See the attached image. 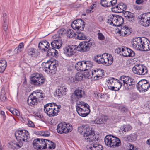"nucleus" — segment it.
I'll return each instance as SVG.
<instances>
[{"label":"nucleus","mask_w":150,"mask_h":150,"mask_svg":"<svg viewBox=\"0 0 150 150\" xmlns=\"http://www.w3.org/2000/svg\"><path fill=\"white\" fill-rule=\"evenodd\" d=\"M79 109L76 110V111L79 115L82 117L87 116L90 113V110L89 107H83L82 108L79 107Z\"/></svg>","instance_id":"18"},{"label":"nucleus","mask_w":150,"mask_h":150,"mask_svg":"<svg viewBox=\"0 0 150 150\" xmlns=\"http://www.w3.org/2000/svg\"><path fill=\"white\" fill-rule=\"evenodd\" d=\"M66 30L64 28L60 29L57 32L58 34L60 35V36H62L64 33H65Z\"/></svg>","instance_id":"54"},{"label":"nucleus","mask_w":150,"mask_h":150,"mask_svg":"<svg viewBox=\"0 0 150 150\" xmlns=\"http://www.w3.org/2000/svg\"><path fill=\"white\" fill-rule=\"evenodd\" d=\"M129 83L123 84L125 89L127 90H130L135 87L136 82L133 78L130 79Z\"/></svg>","instance_id":"24"},{"label":"nucleus","mask_w":150,"mask_h":150,"mask_svg":"<svg viewBox=\"0 0 150 150\" xmlns=\"http://www.w3.org/2000/svg\"><path fill=\"white\" fill-rule=\"evenodd\" d=\"M58 65L54 63H51L49 67L50 72L51 73H54L57 70V67Z\"/></svg>","instance_id":"39"},{"label":"nucleus","mask_w":150,"mask_h":150,"mask_svg":"<svg viewBox=\"0 0 150 150\" xmlns=\"http://www.w3.org/2000/svg\"><path fill=\"white\" fill-rule=\"evenodd\" d=\"M103 57L104 60V65L108 66L112 63L113 59L111 55L108 53H104L103 54Z\"/></svg>","instance_id":"19"},{"label":"nucleus","mask_w":150,"mask_h":150,"mask_svg":"<svg viewBox=\"0 0 150 150\" xmlns=\"http://www.w3.org/2000/svg\"><path fill=\"white\" fill-rule=\"evenodd\" d=\"M98 39L101 40H104L105 37L103 34L101 33H98Z\"/></svg>","instance_id":"56"},{"label":"nucleus","mask_w":150,"mask_h":150,"mask_svg":"<svg viewBox=\"0 0 150 150\" xmlns=\"http://www.w3.org/2000/svg\"><path fill=\"white\" fill-rule=\"evenodd\" d=\"M46 139L37 138L34 139L33 142V147L37 149L42 150L46 148L45 146Z\"/></svg>","instance_id":"12"},{"label":"nucleus","mask_w":150,"mask_h":150,"mask_svg":"<svg viewBox=\"0 0 150 150\" xmlns=\"http://www.w3.org/2000/svg\"><path fill=\"white\" fill-rule=\"evenodd\" d=\"M84 63L85 64V68L86 71L90 69L92 67L93 63L90 61H84Z\"/></svg>","instance_id":"40"},{"label":"nucleus","mask_w":150,"mask_h":150,"mask_svg":"<svg viewBox=\"0 0 150 150\" xmlns=\"http://www.w3.org/2000/svg\"><path fill=\"white\" fill-rule=\"evenodd\" d=\"M127 8V6L123 3H121L116 6L112 7L111 10L112 11L117 13H123Z\"/></svg>","instance_id":"15"},{"label":"nucleus","mask_w":150,"mask_h":150,"mask_svg":"<svg viewBox=\"0 0 150 150\" xmlns=\"http://www.w3.org/2000/svg\"><path fill=\"white\" fill-rule=\"evenodd\" d=\"M52 38L54 39V40L58 39V38H61V37L60 35H58L57 33L56 34L52 36Z\"/></svg>","instance_id":"62"},{"label":"nucleus","mask_w":150,"mask_h":150,"mask_svg":"<svg viewBox=\"0 0 150 150\" xmlns=\"http://www.w3.org/2000/svg\"><path fill=\"white\" fill-rule=\"evenodd\" d=\"M123 48L122 47H118L117 49H116L115 50V52H117V54H120V55H122V53Z\"/></svg>","instance_id":"55"},{"label":"nucleus","mask_w":150,"mask_h":150,"mask_svg":"<svg viewBox=\"0 0 150 150\" xmlns=\"http://www.w3.org/2000/svg\"><path fill=\"white\" fill-rule=\"evenodd\" d=\"M86 106H87V107H89V105L85 103L84 102L82 101H79L77 102V104L76 105V110L79 109V107L82 108L83 107H86Z\"/></svg>","instance_id":"43"},{"label":"nucleus","mask_w":150,"mask_h":150,"mask_svg":"<svg viewBox=\"0 0 150 150\" xmlns=\"http://www.w3.org/2000/svg\"><path fill=\"white\" fill-rule=\"evenodd\" d=\"M132 71L135 74L143 75L147 73L148 70L146 67L139 64L135 65L132 68Z\"/></svg>","instance_id":"9"},{"label":"nucleus","mask_w":150,"mask_h":150,"mask_svg":"<svg viewBox=\"0 0 150 150\" xmlns=\"http://www.w3.org/2000/svg\"><path fill=\"white\" fill-rule=\"evenodd\" d=\"M72 126L69 123L61 122L58 124L57 127V130L58 133L61 134L62 133H67L71 130Z\"/></svg>","instance_id":"6"},{"label":"nucleus","mask_w":150,"mask_h":150,"mask_svg":"<svg viewBox=\"0 0 150 150\" xmlns=\"http://www.w3.org/2000/svg\"><path fill=\"white\" fill-rule=\"evenodd\" d=\"M80 6V4L77 3L73 4L69 6V7L71 8H78Z\"/></svg>","instance_id":"57"},{"label":"nucleus","mask_w":150,"mask_h":150,"mask_svg":"<svg viewBox=\"0 0 150 150\" xmlns=\"http://www.w3.org/2000/svg\"><path fill=\"white\" fill-rule=\"evenodd\" d=\"M137 135L135 133H133L127 136V139L129 141L132 142V141L136 140L137 139Z\"/></svg>","instance_id":"42"},{"label":"nucleus","mask_w":150,"mask_h":150,"mask_svg":"<svg viewBox=\"0 0 150 150\" xmlns=\"http://www.w3.org/2000/svg\"><path fill=\"white\" fill-rule=\"evenodd\" d=\"M51 44L52 47L59 49L62 46V40L61 38H58L57 40H53V41L51 42Z\"/></svg>","instance_id":"25"},{"label":"nucleus","mask_w":150,"mask_h":150,"mask_svg":"<svg viewBox=\"0 0 150 150\" xmlns=\"http://www.w3.org/2000/svg\"><path fill=\"white\" fill-rule=\"evenodd\" d=\"M50 62H47L46 63H44L43 64V67L42 68H47L48 67L49 69L50 67Z\"/></svg>","instance_id":"64"},{"label":"nucleus","mask_w":150,"mask_h":150,"mask_svg":"<svg viewBox=\"0 0 150 150\" xmlns=\"http://www.w3.org/2000/svg\"><path fill=\"white\" fill-rule=\"evenodd\" d=\"M61 89L60 88V86L59 87L58 89L56 90L55 92V96L56 97L58 98L62 97L63 95V93H62Z\"/></svg>","instance_id":"46"},{"label":"nucleus","mask_w":150,"mask_h":150,"mask_svg":"<svg viewBox=\"0 0 150 150\" xmlns=\"http://www.w3.org/2000/svg\"><path fill=\"white\" fill-rule=\"evenodd\" d=\"M103 146L98 144L95 147L93 150H102L103 149Z\"/></svg>","instance_id":"58"},{"label":"nucleus","mask_w":150,"mask_h":150,"mask_svg":"<svg viewBox=\"0 0 150 150\" xmlns=\"http://www.w3.org/2000/svg\"><path fill=\"white\" fill-rule=\"evenodd\" d=\"M104 142L107 146L113 148L119 146L121 143V141L119 138L111 135L105 136Z\"/></svg>","instance_id":"3"},{"label":"nucleus","mask_w":150,"mask_h":150,"mask_svg":"<svg viewBox=\"0 0 150 150\" xmlns=\"http://www.w3.org/2000/svg\"><path fill=\"white\" fill-rule=\"evenodd\" d=\"M83 93V91L81 90L77 89L76 90L71 96V102L73 104L77 101L79 99L82 97Z\"/></svg>","instance_id":"13"},{"label":"nucleus","mask_w":150,"mask_h":150,"mask_svg":"<svg viewBox=\"0 0 150 150\" xmlns=\"http://www.w3.org/2000/svg\"><path fill=\"white\" fill-rule=\"evenodd\" d=\"M74 34L75 33L71 29H68L67 32V35L69 38L72 37Z\"/></svg>","instance_id":"50"},{"label":"nucleus","mask_w":150,"mask_h":150,"mask_svg":"<svg viewBox=\"0 0 150 150\" xmlns=\"http://www.w3.org/2000/svg\"><path fill=\"white\" fill-rule=\"evenodd\" d=\"M145 38L143 37H136L133 38L131 43L132 47L136 50L141 51V49H143Z\"/></svg>","instance_id":"5"},{"label":"nucleus","mask_w":150,"mask_h":150,"mask_svg":"<svg viewBox=\"0 0 150 150\" xmlns=\"http://www.w3.org/2000/svg\"><path fill=\"white\" fill-rule=\"evenodd\" d=\"M90 128L87 126H82L78 128V131L82 134H85V132H88Z\"/></svg>","instance_id":"35"},{"label":"nucleus","mask_w":150,"mask_h":150,"mask_svg":"<svg viewBox=\"0 0 150 150\" xmlns=\"http://www.w3.org/2000/svg\"><path fill=\"white\" fill-rule=\"evenodd\" d=\"M98 138L97 139H95L94 141L89 143V144L87 146L88 149L89 150H93L98 144Z\"/></svg>","instance_id":"31"},{"label":"nucleus","mask_w":150,"mask_h":150,"mask_svg":"<svg viewBox=\"0 0 150 150\" xmlns=\"http://www.w3.org/2000/svg\"><path fill=\"white\" fill-rule=\"evenodd\" d=\"M140 24L144 27L150 25V12L143 13L138 16Z\"/></svg>","instance_id":"7"},{"label":"nucleus","mask_w":150,"mask_h":150,"mask_svg":"<svg viewBox=\"0 0 150 150\" xmlns=\"http://www.w3.org/2000/svg\"><path fill=\"white\" fill-rule=\"evenodd\" d=\"M116 19V16H112L111 17L109 18L108 23L111 25H112L114 26H117Z\"/></svg>","instance_id":"33"},{"label":"nucleus","mask_w":150,"mask_h":150,"mask_svg":"<svg viewBox=\"0 0 150 150\" xmlns=\"http://www.w3.org/2000/svg\"><path fill=\"white\" fill-rule=\"evenodd\" d=\"M84 137L86 141L88 142H90L96 139H97L98 138L96 137L94 132L89 129L88 132H85L84 134Z\"/></svg>","instance_id":"14"},{"label":"nucleus","mask_w":150,"mask_h":150,"mask_svg":"<svg viewBox=\"0 0 150 150\" xmlns=\"http://www.w3.org/2000/svg\"><path fill=\"white\" fill-rule=\"evenodd\" d=\"M118 80L115 79L113 78H112L108 80V88L112 90V89H113V87L116 83Z\"/></svg>","instance_id":"29"},{"label":"nucleus","mask_w":150,"mask_h":150,"mask_svg":"<svg viewBox=\"0 0 150 150\" xmlns=\"http://www.w3.org/2000/svg\"><path fill=\"white\" fill-rule=\"evenodd\" d=\"M93 42L91 40L79 43L78 46L76 45V50L78 51L86 52L88 51L93 45Z\"/></svg>","instance_id":"10"},{"label":"nucleus","mask_w":150,"mask_h":150,"mask_svg":"<svg viewBox=\"0 0 150 150\" xmlns=\"http://www.w3.org/2000/svg\"><path fill=\"white\" fill-rule=\"evenodd\" d=\"M122 55L124 57H133L134 56L135 53L134 51L129 48L124 47Z\"/></svg>","instance_id":"23"},{"label":"nucleus","mask_w":150,"mask_h":150,"mask_svg":"<svg viewBox=\"0 0 150 150\" xmlns=\"http://www.w3.org/2000/svg\"><path fill=\"white\" fill-rule=\"evenodd\" d=\"M117 2V0H101V5L105 7L112 6L113 7Z\"/></svg>","instance_id":"20"},{"label":"nucleus","mask_w":150,"mask_h":150,"mask_svg":"<svg viewBox=\"0 0 150 150\" xmlns=\"http://www.w3.org/2000/svg\"><path fill=\"white\" fill-rule=\"evenodd\" d=\"M7 66V63L6 60H0V72L3 73L5 71Z\"/></svg>","instance_id":"36"},{"label":"nucleus","mask_w":150,"mask_h":150,"mask_svg":"<svg viewBox=\"0 0 150 150\" xmlns=\"http://www.w3.org/2000/svg\"><path fill=\"white\" fill-rule=\"evenodd\" d=\"M80 30L77 31L76 34V38L79 40H85L86 38V36L83 32H80Z\"/></svg>","instance_id":"38"},{"label":"nucleus","mask_w":150,"mask_h":150,"mask_svg":"<svg viewBox=\"0 0 150 150\" xmlns=\"http://www.w3.org/2000/svg\"><path fill=\"white\" fill-rule=\"evenodd\" d=\"M55 48L52 47L51 49L50 48L48 49L47 52V55L49 56L54 57V52L55 51Z\"/></svg>","instance_id":"48"},{"label":"nucleus","mask_w":150,"mask_h":150,"mask_svg":"<svg viewBox=\"0 0 150 150\" xmlns=\"http://www.w3.org/2000/svg\"><path fill=\"white\" fill-rule=\"evenodd\" d=\"M45 146L46 147V148H48L52 149L55 148L56 144L46 139Z\"/></svg>","instance_id":"34"},{"label":"nucleus","mask_w":150,"mask_h":150,"mask_svg":"<svg viewBox=\"0 0 150 150\" xmlns=\"http://www.w3.org/2000/svg\"><path fill=\"white\" fill-rule=\"evenodd\" d=\"M9 111L13 115L19 116L20 114L19 111L16 109L11 108L9 110Z\"/></svg>","instance_id":"49"},{"label":"nucleus","mask_w":150,"mask_h":150,"mask_svg":"<svg viewBox=\"0 0 150 150\" xmlns=\"http://www.w3.org/2000/svg\"><path fill=\"white\" fill-rule=\"evenodd\" d=\"M123 13L124 16L125 17H126V18L127 17L129 16L130 13H132L130 12L125 11Z\"/></svg>","instance_id":"60"},{"label":"nucleus","mask_w":150,"mask_h":150,"mask_svg":"<svg viewBox=\"0 0 150 150\" xmlns=\"http://www.w3.org/2000/svg\"><path fill=\"white\" fill-rule=\"evenodd\" d=\"M61 106L57 105L56 103H49L44 105V109L45 112L49 117L57 116L59 112Z\"/></svg>","instance_id":"2"},{"label":"nucleus","mask_w":150,"mask_h":150,"mask_svg":"<svg viewBox=\"0 0 150 150\" xmlns=\"http://www.w3.org/2000/svg\"><path fill=\"white\" fill-rule=\"evenodd\" d=\"M143 44V49H142L141 51H148L150 50V42L146 38H145Z\"/></svg>","instance_id":"32"},{"label":"nucleus","mask_w":150,"mask_h":150,"mask_svg":"<svg viewBox=\"0 0 150 150\" xmlns=\"http://www.w3.org/2000/svg\"><path fill=\"white\" fill-rule=\"evenodd\" d=\"M60 88H61V91L62 93H63V96L66 94V93L68 90L67 88H65L64 87H60Z\"/></svg>","instance_id":"59"},{"label":"nucleus","mask_w":150,"mask_h":150,"mask_svg":"<svg viewBox=\"0 0 150 150\" xmlns=\"http://www.w3.org/2000/svg\"><path fill=\"white\" fill-rule=\"evenodd\" d=\"M7 15L6 13H4L3 15V20L4 23H7Z\"/></svg>","instance_id":"61"},{"label":"nucleus","mask_w":150,"mask_h":150,"mask_svg":"<svg viewBox=\"0 0 150 150\" xmlns=\"http://www.w3.org/2000/svg\"><path fill=\"white\" fill-rule=\"evenodd\" d=\"M15 135L18 142L14 144L18 148H20L23 146L22 141L27 142L30 139L29 132L25 130H18L16 132Z\"/></svg>","instance_id":"1"},{"label":"nucleus","mask_w":150,"mask_h":150,"mask_svg":"<svg viewBox=\"0 0 150 150\" xmlns=\"http://www.w3.org/2000/svg\"><path fill=\"white\" fill-rule=\"evenodd\" d=\"M30 80L32 84L38 87L43 86L46 82V80L43 76L37 73L32 75Z\"/></svg>","instance_id":"4"},{"label":"nucleus","mask_w":150,"mask_h":150,"mask_svg":"<svg viewBox=\"0 0 150 150\" xmlns=\"http://www.w3.org/2000/svg\"><path fill=\"white\" fill-rule=\"evenodd\" d=\"M132 79V78L128 76L123 75L120 77V80L123 81L124 84H125L127 83H128V82H129L130 79Z\"/></svg>","instance_id":"41"},{"label":"nucleus","mask_w":150,"mask_h":150,"mask_svg":"<svg viewBox=\"0 0 150 150\" xmlns=\"http://www.w3.org/2000/svg\"><path fill=\"white\" fill-rule=\"evenodd\" d=\"M75 69L78 71H86L84 61L79 62L77 63L75 65Z\"/></svg>","instance_id":"27"},{"label":"nucleus","mask_w":150,"mask_h":150,"mask_svg":"<svg viewBox=\"0 0 150 150\" xmlns=\"http://www.w3.org/2000/svg\"><path fill=\"white\" fill-rule=\"evenodd\" d=\"M75 49L76 50V45L69 46L64 48V52L67 56L70 57L74 54L75 52L74 50Z\"/></svg>","instance_id":"16"},{"label":"nucleus","mask_w":150,"mask_h":150,"mask_svg":"<svg viewBox=\"0 0 150 150\" xmlns=\"http://www.w3.org/2000/svg\"><path fill=\"white\" fill-rule=\"evenodd\" d=\"M38 100L31 93L28 98L27 102L29 105L33 106L37 105Z\"/></svg>","instance_id":"26"},{"label":"nucleus","mask_w":150,"mask_h":150,"mask_svg":"<svg viewBox=\"0 0 150 150\" xmlns=\"http://www.w3.org/2000/svg\"><path fill=\"white\" fill-rule=\"evenodd\" d=\"M116 21L117 23V26H119L123 24L124 22L123 18L120 16H116Z\"/></svg>","instance_id":"45"},{"label":"nucleus","mask_w":150,"mask_h":150,"mask_svg":"<svg viewBox=\"0 0 150 150\" xmlns=\"http://www.w3.org/2000/svg\"><path fill=\"white\" fill-rule=\"evenodd\" d=\"M104 58L103 57V54L101 55H97L94 57L95 61L98 64H102L104 65Z\"/></svg>","instance_id":"37"},{"label":"nucleus","mask_w":150,"mask_h":150,"mask_svg":"<svg viewBox=\"0 0 150 150\" xmlns=\"http://www.w3.org/2000/svg\"><path fill=\"white\" fill-rule=\"evenodd\" d=\"M50 47V44L46 40L41 41L39 44L38 47L40 50L42 52L46 51Z\"/></svg>","instance_id":"22"},{"label":"nucleus","mask_w":150,"mask_h":150,"mask_svg":"<svg viewBox=\"0 0 150 150\" xmlns=\"http://www.w3.org/2000/svg\"><path fill=\"white\" fill-rule=\"evenodd\" d=\"M27 53L29 56L34 57H37L39 54V53L37 51L36 49L32 48L28 50Z\"/></svg>","instance_id":"30"},{"label":"nucleus","mask_w":150,"mask_h":150,"mask_svg":"<svg viewBox=\"0 0 150 150\" xmlns=\"http://www.w3.org/2000/svg\"><path fill=\"white\" fill-rule=\"evenodd\" d=\"M31 94L39 102H40L45 97V94L40 90H37Z\"/></svg>","instance_id":"21"},{"label":"nucleus","mask_w":150,"mask_h":150,"mask_svg":"<svg viewBox=\"0 0 150 150\" xmlns=\"http://www.w3.org/2000/svg\"><path fill=\"white\" fill-rule=\"evenodd\" d=\"M131 33L130 29H129L128 27L127 26H123L120 30L119 31V33L122 36H128Z\"/></svg>","instance_id":"28"},{"label":"nucleus","mask_w":150,"mask_h":150,"mask_svg":"<svg viewBox=\"0 0 150 150\" xmlns=\"http://www.w3.org/2000/svg\"><path fill=\"white\" fill-rule=\"evenodd\" d=\"M72 27L74 30L82 31L85 27V23L84 21L81 19L74 20L71 25Z\"/></svg>","instance_id":"11"},{"label":"nucleus","mask_w":150,"mask_h":150,"mask_svg":"<svg viewBox=\"0 0 150 150\" xmlns=\"http://www.w3.org/2000/svg\"><path fill=\"white\" fill-rule=\"evenodd\" d=\"M126 19L128 21L132 22L134 21V19L132 13H130V15L127 17L126 18Z\"/></svg>","instance_id":"53"},{"label":"nucleus","mask_w":150,"mask_h":150,"mask_svg":"<svg viewBox=\"0 0 150 150\" xmlns=\"http://www.w3.org/2000/svg\"><path fill=\"white\" fill-rule=\"evenodd\" d=\"M137 88L140 92H145L149 88V82L147 80L143 79L137 84Z\"/></svg>","instance_id":"8"},{"label":"nucleus","mask_w":150,"mask_h":150,"mask_svg":"<svg viewBox=\"0 0 150 150\" xmlns=\"http://www.w3.org/2000/svg\"><path fill=\"white\" fill-rule=\"evenodd\" d=\"M122 85V83L120 80H118L115 83V86L113 87V89H112V90L113 91H118L121 88Z\"/></svg>","instance_id":"44"},{"label":"nucleus","mask_w":150,"mask_h":150,"mask_svg":"<svg viewBox=\"0 0 150 150\" xmlns=\"http://www.w3.org/2000/svg\"><path fill=\"white\" fill-rule=\"evenodd\" d=\"M132 128L131 126L129 125H126L123 126L121 129L122 131L124 132H127L131 130Z\"/></svg>","instance_id":"47"},{"label":"nucleus","mask_w":150,"mask_h":150,"mask_svg":"<svg viewBox=\"0 0 150 150\" xmlns=\"http://www.w3.org/2000/svg\"><path fill=\"white\" fill-rule=\"evenodd\" d=\"M82 74L80 73H77L75 76V79L77 81L82 80Z\"/></svg>","instance_id":"51"},{"label":"nucleus","mask_w":150,"mask_h":150,"mask_svg":"<svg viewBox=\"0 0 150 150\" xmlns=\"http://www.w3.org/2000/svg\"><path fill=\"white\" fill-rule=\"evenodd\" d=\"M91 73L94 79L96 80L100 79L104 75V70L100 69L93 70Z\"/></svg>","instance_id":"17"},{"label":"nucleus","mask_w":150,"mask_h":150,"mask_svg":"<svg viewBox=\"0 0 150 150\" xmlns=\"http://www.w3.org/2000/svg\"><path fill=\"white\" fill-rule=\"evenodd\" d=\"M6 99V96L5 92H2L0 95V100L3 102H4Z\"/></svg>","instance_id":"52"},{"label":"nucleus","mask_w":150,"mask_h":150,"mask_svg":"<svg viewBox=\"0 0 150 150\" xmlns=\"http://www.w3.org/2000/svg\"><path fill=\"white\" fill-rule=\"evenodd\" d=\"M28 125L30 127H35V125L33 122L30 120L28 121Z\"/></svg>","instance_id":"63"}]
</instances>
